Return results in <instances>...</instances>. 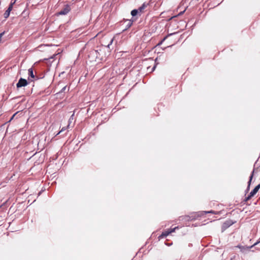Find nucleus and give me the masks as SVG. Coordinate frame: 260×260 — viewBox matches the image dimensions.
Listing matches in <instances>:
<instances>
[{
	"label": "nucleus",
	"instance_id": "nucleus-11",
	"mask_svg": "<svg viewBox=\"0 0 260 260\" xmlns=\"http://www.w3.org/2000/svg\"><path fill=\"white\" fill-rule=\"evenodd\" d=\"M28 74L29 77L32 78H35V76L34 74L33 70L32 68H30L28 70Z\"/></svg>",
	"mask_w": 260,
	"mask_h": 260
},
{
	"label": "nucleus",
	"instance_id": "nucleus-21",
	"mask_svg": "<svg viewBox=\"0 0 260 260\" xmlns=\"http://www.w3.org/2000/svg\"><path fill=\"white\" fill-rule=\"evenodd\" d=\"M155 68H156V66H154L152 68V70H151V72L154 71V70H155Z\"/></svg>",
	"mask_w": 260,
	"mask_h": 260
},
{
	"label": "nucleus",
	"instance_id": "nucleus-2",
	"mask_svg": "<svg viewBox=\"0 0 260 260\" xmlns=\"http://www.w3.org/2000/svg\"><path fill=\"white\" fill-rule=\"evenodd\" d=\"M15 1H14V2H11V4H10L8 9L6 11V12L4 13V17L5 18H8V17L10 15V12L11 11V10H12L13 9V6L14 5V4H15Z\"/></svg>",
	"mask_w": 260,
	"mask_h": 260
},
{
	"label": "nucleus",
	"instance_id": "nucleus-12",
	"mask_svg": "<svg viewBox=\"0 0 260 260\" xmlns=\"http://www.w3.org/2000/svg\"><path fill=\"white\" fill-rule=\"evenodd\" d=\"M138 12H139V11L138 9V10L134 9L131 11V15L133 16H135L136 15H137V14L138 13Z\"/></svg>",
	"mask_w": 260,
	"mask_h": 260
},
{
	"label": "nucleus",
	"instance_id": "nucleus-5",
	"mask_svg": "<svg viewBox=\"0 0 260 260\" xmlns=\"http://www.w3.org/2000/svg\"><path fill=\"white\" fill-rule=\"evenodd\" d=\"M178 228V227L174 228V229H171L170 230H168L162 233V234L159 236V238H163L164 237H166L170 234L172 232H174L176 229Z\"/></svg>",
	"mask_w": 260,
	"mask_h": 260
},
{
	"label": "nucleus",
	"instance_id": "nucleus-16",
	"mask_svg": "<svg viewBox=\"0 0 260 260\" xmlns=\"http://www.w3.org/2000/svg\"><path fill=\"white\" fill-rule=\"evenodd\" d=\"M252 197H249V194L247 197H246L245 199V201H247L248 200H250Z\"/></svg>",
	"mask_w": 260,
	"mask_h": 260
},
{
	"label": "nucleus",
	"instance_id": "nucleus-22",
	"mask_svg": "<svg viewBox=\"0 0 260 260\" xmlns=\"http://www.w3.org/2000/svg\"><path fill=\"white\" fill-rule=\"evenodd\" d=\"M66 89V86H64L62 89H61V91H64Z\"/></svg>",
	"mask_w": 260,
	"mask_h": 260
},
{
	"label": "nucleus",
	"instance_id": "nucleus-7",
	"mask_svg": "<svg viewBox=\"0 0 260 260\" xmlns=\"http://www.w3.org/2000/svg\"><path fill=\"white\" fill-rule=\"evenodd\" d=\"M220 212H216L213 210H210L208 211H201L199 212V215L200 216H203L204 215L207 214V213H212L214 214H219Z\"/></svg>",
	"mask_w": 260,
	"mask_h": 260
},
{
	"label": "nucleus",
	"instance_id": "nucleus-8",
	"mask_svg": "<svg viewBox=\"0 0 260 260\" xmlns=\"http://www.w3.org/2000/svg\"><path fill=\"white\" fill-rule=\"evenodd\" d=\"M253 245L251 246H239V248L240 249V250L242 252H246L247 251H249L250 250V249L252 248Z\"/></svg>",
	"mask_w": 260,
	"mask_h": 260
},
{
	"label": "nucleus",
	"instance_id": "nucleus-26",
	"mask_svg": "<svg viewBox=\"0 0 260 260\" xmlns=\"http://www.w3.org/2000/svg\"><path fill=\"white\" fill-rule=\"evenodd\" d=\"M50 166V165H48L47 168H48Z\"/></svg>",
	"mask_w": 260,
	"mask_h": 260
},
{
	"label": "nucleus",
	"instance_id": "nucleus-6",
	"mask_svg": "<svg viewBox=\"0 0 260 260\" xmlns=\"http://www.w3.org/2000/svg\"><path fill=\"white\" fill-rule=\"evenodd\" d=\"M260 188V184L256 185L254 188L250 192L249 197H253L258 191Z\"/></svg>",
	"mask_w": 260,
	"mask_h": 260
},
{
	"label": "nucleus",
	"instance_id": "nucleus-17",
	"mask_svg": "<svg viewBox=\"0 0 260 260\" xmlns=\"http://www.w3.org/2000/svg\"><path fill=\"white\" fill-rule=\"evenodd\" d=\"M57 55V54H54L53 55H52V56H51L49 59H53L55 56H56Z\"/></svg>",
	"mask_w": 260,
	"mask_h": 260
},
{
	"label": "nucleus",
	"instance_id": "nucleus-23",
	"mask_svg": "<svg viewBox=\"0 0 260 260\" xmlns=\"http://www.w3.org/2000/svg\"><path fill=\"white\" fill-rule=\"evenodd\" d=\"M185 10H184L182 12H181L179 13L178 15H182L184 12Z\"/></svg>",
	"mask_w": 260,
	"mask_h": 260
},
{
	"label": "nucleus",
	"instance_id": "nucleus-25",
	"mask_svg": "<svg viewBox=\"0 0 260 260\" xmlns=\"http://www.w3.org/2000/svg\"><path fill=\"white\" fill-rule=\"evenodd\" d=\"M173 34H169V36H171V35H173Z\"/></svg>",
	"mask_w": 260,
	"mask_h": 260
},
{
	"label": "nucleus",
	"instance_id": "nucleus-27",
	"mask_svg": "<svg viewBox=\"0 0 260 260\" xmlns=\"http://www.w3.org/2000/svg\"><path fill=\"white\" fill-rule=\"evenodd\" d=\"M14 116H15V114H14V115H13V117H12V118H13Z\"/></svg>",
	"mask_w": 260,
	"mask_h": 260
},
{
	"label": "nucleus",
	"instance_id": "nucleus-10",
	"mask_svg": "<svg viewBox=\"0 0 260 260\" xmlns=\"http://www.w3.org/2000/svg\"><path fill=\"white\" fill-rule=\"evenodd\" d=\"M253 173H254V170H253V171L252 172L250 177H249V180L248 182V186H247V190H249V187H250V183H251V181L252 180V179L253 178Z\"/></svg>",
	"mask_w": 260,
	"mask_h": 260
},
{
	"label": "nucleus",
	"instance_id": "nucleus-19",
	"mask_svg": "<svg viewBox=\"0 0 260 260\" xmlns=\"http://www.w3.org/2000/svg\"><path fill=\"white\" fill-rule=\"evenodd\" d=\"M4 34V32L0 34V42L1 41L2 38V37H3Z\"/></svg>",
	"mask_w": 260,
	"mask_h": 260
},
{
	"label": "nucleus",
	"instance_id": "nucleus-24",
	"mask_svg": "<svg viewBox=\"0 0 260 260\" xmlns=\"http://www.w3.org/2000/svg\"><path fill=\"white\" fill-rule=\"evenodd\" d=\"M36 154H35V156H34V157H33L32 158H31V157H30V159H31V158H32V159H34V158H35V157H36Z\"/></svg>",
	"mask_w": 260,
	"mask_h": 260
},
{
	"label": "nucleus",
	"instance_id": "nucleus-13",
	"mask_svg": "<svg viewBox=\"0 0 260 260\" xmlns=\"http://www.w3.org/2000/svg\"><path fill=\"white\" fill-rule=\"evenodd\" d=\"M69 125H70V123H69L67 127H66V126L63 127L61 129V130L59 132V133H58V134H59V133H61V132H63V131H66V130L67 129V127H68L69 126Z\"/></svg>",
	"mask_w": 260,
	"mask_h": 260
},
{
	"label": "nucleus",
	"instance_id": "nucleus-14",
	"mask_svg": "<svg viewBox=\"0 0 260 260\" xmlns=\"http://www.w3.org/2000/svg\"><path fill=\"white\" fill-rule=\"evenodd\" d=\"M114 38H113L112 39H111L110 42V43L108 44V45H107V47L109 48H110V46L112 45V44L113 43V42L114 41Z\"/></svg>",
	"mask_w": 260,
	"mask_h": 260
},
{
	"label": "nucleus",
	"instance_id": "nucleus-4",
	"mask_svg": "<svg viewBox=\"0 0 260 260\" xmlns=\"http://www.w3.org/2000/svg\"><path fill=\"white\" fill-rule=\"evenodd\" d=\"M234 223V222H233L231 220H226L223 223V224L222 225V228H221L222 231H224L225 230H226V229L229 228L230 226L233 225Z\"/></svg>",
	"mask_w": 260,
	"mask_h": 260
},
{
	"label": "nucleus",
	"instance_id": "nucleus-18",
	"mask_svg": "<svg viewBox=\"0 0 260 260\" xmlns=\"http://www.w3.org/2000/svg\"><path fill=\"white\" fill-rule=\"evenodd\" d=\"M259 245V246H260V241L255 243L253 245V246H255V245Z\"/></svg>",
	"mask_w": 260,
	"mask_h": 260
},
{
	"label": "nucleus",
	"instance_id": "nucleus-20",
	"mask_svg": "<svg viewBox=\"0 0 260 260\" xmlns=\"http://www.w3.org/2000/svg\"><path fill=\"white\" fill-rule=\"evenodd\" d=\"M74 116V114H72V115L71 116L70 119H69V123L71 122V120L73 119V117Z\"/></svg>",
	"mask_w": 260,
	"mask_h": 260
},
{
	"label": "nucleus",
	"instance_id": "nucleus-3",
	"mask_svg": "<svg viewBox=\"0 0 260 260\" xmlns=\"http://www.w3.org/2000/svg\"><path fill=\"white\" fill-rule=\"evenodd\" d=\"M27 84H28V82L26 80L21 78L19 80L18 83H17L16 86L17 88H20V87H23V86L27 85Z\"/></svg>",
	"mask_w": 260,
	"mask_h": 260
},
{
	"label": "nucleus",
	"instance_id": "nucleus-9",
	"mask_svg": "<svg viewBox=\"0 0 260 260\" xmlns=\"http://www.w3.org/2000/svg\"><path fill=\"white\" fill-rule=\"evenodd\" d=\"M148 3H143V4L138 9L139 12L143 13L144 12V9L148 6Z\"/></svg>",
	"mask_w": 260,
	"mask_h": 260
},
{
	"label": "nucleus",
	"instance_id": "nucleus-1",
	"mask_svg": "<svg viewBox=\"0 0 260 260\" xmlns=\"http://www.w3.org/2000/svg\"><path fill=\"white\" fill-rule=\"evenodd\" d=\"M71 9L70 6L69 5H66L64 6V8L60 10L58 13V15H64L67 14L70 11Z\"/></svg>",
	"mask_w": 260,
	"mask_h": 260
},
{
	"label": "nucleus",
	"instance_id": "nucleus-15",
	"mask_svg": "<svg viewBox=\"0 0 260 260\" xmlns=\"http://www.w3.org/2000/svg\"><path fill=\"white\" fill-rule=\"evenodd\" d=\"M132 24V22H131V20H128L127 21V24L126 25L127 28L130 27L131 26Z\"/></svg>",
	"mask_w": 260,
	"mask_h": 260
}]
</instances>
